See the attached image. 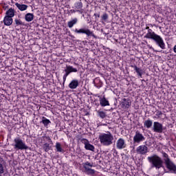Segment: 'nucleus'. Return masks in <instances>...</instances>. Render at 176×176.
Returning <instances> with one entry per match:
<instances>
[{"instance_id":"15","label":"nucleus","mask_w":176,"mask_h":176,"mask_svg":"<svg viewBox=\"0 0 176 176\" xmlns=\"http://www.w3.org/2000/svg\"><path fill=\"white\" fill-rule=\"evenodd\" d=\"M85 141H87V142H85V148L87 151H91V152H94V146L91 144H89V141L85 139Z\"/></svg>"},{"instance_id":"8","label":"nucleus","mask_w":176,"mask_h":176,"mask_svg":"<svg viewBox=\"0 0 176 176\" xmlns=\"http://www.w3.org/2000/svg\"><path fill=\"white\" fill-rule=\"evenodd\" d=\"M163 130L164 128L163 127V124L159 122H154L153 124V131L154 133H158L162 134L163 133Z\"/></svg>"},{"instance_id":"40","label":"nucleus","mask_w":176,"mask_h":176,"mask_svg":"<svg viewBox=\"0 0 176 176\" xmlns=\"http://www.w3.org/2000/svg\"><path fill=\"white\" fill-rule=\"evenodd\" d=\"M69 36H70L71 38H75V36H74L73 35H71V34H69Z\"/></svg>"},{"instance_id":"38","label":"nucleus","mask_w":176,"mask_h":176,"mask_svg":"<svg viewBox=\"0 0 176 176\" xmlns=\"http://www.w3.org/2000/svg\"><path fill=\"white\" fill-rule=\"evenodd\" d=\"M48 140L51 144H53V141H52V139L50 137H48Z\"/></svg>"},{"instance_id":"32","label":"nucleus","mask_w":176,"mask_h":176,"mask_svg":"<svg viewBox=\"0 0 176 176\" xmlns=\"http://www.w3.org/2000/svg\"><path fill=\"white\" fill-rule=\"evenodd\" d=\"M5 170H3V165L0 162V174H3Z\"/></svg>"},{"instance_id":"37","label":"nucleus","mask_w":176,"mask_h":176,"mask_svg":"<svg viewBox=\"0 0 176 176\" xmlns=\"http://www.w3.org/2000/svg\"><path fill=\"white\" fill-rule=\"evenodd\" d=\"M173 52H175V53H176V45L174 46V47H173Z\"/></svg>"},{"instance_id":"35","label":"nucleus","mask_w":176,"mask_h":176,"mask_svg":"<svg viewBox=\"0 0 176 176\" xmlns=\"http://www.w3.org/2000/svg\"><path fill=\"white\" fill-rule=\"evenodd\" d=\"M70 12H71V13H75V12H76V10H71Z\"/></svg>"},{"instance_id":"39","label":"nucleus","mask_w":176,"mask_h":176,"mask_svg":"<svg viewBox=\"0 0 176 176\" xmlns=\"http://www.w3.org/2000/svg\"><path fill=\"white\" fill-rule=\"evenodd\" d=\"M8 6H6L4 7V10H6V9H8Z\"/></svg>"},{"instance_id":"26","label":"nucleus","mask_w":176,"mask_h":176,"mask_svg":"<svg viewBox=\"0 0 176 176\" xmlns=\"http://www.w3.org/2000/svg\"><path fill=\"white\" fill-rule=\"evenodd\" d=\"M97 113L98 116H99V118L101 119H105V118H107V113L105 111L98 110Z\"/></svg>"},{"instance_id":"10","label":"nucleus","mask_w":176,"mask_h":176,"mask_svg":"<svg viewBox=\"0 0 176 176\" xmlns=\"http://www.w3.org/2000/svg\"><path fill=\"white\" fill-rule=\"evenodd\" d=\"M136 151L138 153H140V155H146V153H148V146L145 145L139 146L136 148Z\"/></svg>"},{"instance_id":"3","label":"nucleus","mask_w":176,"mask_h":176,"mask_svg":"<svg viewBox=\"0 0 176 176\" xmlns=\"http://www.w3.org/2000/svg\"><path fill=\"white\" fill-rule=\"evenodd\" d=\"M12 146H14V149H15V151H27V149H30V147L27 146L25 142L20 138H16L14 140Z\"/></svg>"},{"instance_id":"7","label":"nucleus","mask_w":176,"mask_h":176,"mask_svg":"<svg viewBox=\"0 0 176 176\" xmlns=\"http://www.w3.org/2000/svg\"><path fill=\"white\" fill-rule=\"evenodd\" d=\"M145 137L140 131H136L133 137V144H140V142H144Z\"/></svg>"},{"instance_id":"14","label":"nucleus","mask_w":176,"mask_h":176,"mask_svg":"<svg viewBox=\"0 0 176 176\" xmlns=\"http://www.w3.org/2000/svg\"><path fill=\"white\" fill-rule=\"evenodd\" d=\"M3 23L4 25L10 26L11 24H13V18L6 15L3 19Z\"/></svg>"},{"instance_id":"45","label":"nucleus","mask_w":176,"mask_h":176,"mask_svg":"<svg viewBox=\"0 0 176 176\" xmlns=\"http://www.w3.org/2000/svg\"><path fill=\"white\" fill-rule=\"evenodd\" d=\"M1 51H2V50L0 49V53H1Z\"/></svg>"},{"instance_id":"17","label":"nucleus","mask_w":176,"mask_h":176,"mask_svg":"<svg viewBox=\"0 0 176 176\" xmlns=\"http://www.w3.org/2000/svg\"><path fill=\"white\" fill-rule=\"evenodd\" d=\"M153 126V121L151 119H147L144 122V126L146 129H151Z\"/></svg>"},{"instance_id":"18","label":"nucleus","mask_w":176,"mask_h":176,"mask_svg":"<svg viewBox=\"0 0 176 176\" xmlns=\"http://www.w3.org/2000/svg\"><path fill=\"white\" fill-rule=\"evenodd\" d=\"M15 6L16 8H18L19 10H21V12H24V10H27V9H28V6L25 4H20L19 3H16Z\"/></svg>"},{"instance_id":"4","label":"nucleus","mask_w":176,"mask_h":176,"mask_svg":"<svg viewBox=\"0 0 176 176\" xmlns=\"http://www.w3.org/2000/svg\"><path fill=\"white\" fill-rule=\"evenodd\" d=\"M74 32H75V34H85V35H87V36L89 38V36H93V38H94L95 39H97V36H96L94 34V33L93 32V31L90 30L89 28H80V29H77L76 28L74 30Z\"/></svg>"},{"instance_id":"43","label":"nucleus","mask_w":176,"mask_h":176,"mask_svg":"<svg viewBox=\"0 0 176 176\" xmlns=\"http://www.w3.org/2000/svg\"><path fill=\"white\" fill-rule=\"evenodd\" d=\"M96 105H97V107H98L100 105L99 103H96Z\"/></svg>"},{"instance_id":"30","label":"nucleus","mask_w":176,"mask_h":176,"mask_svg":"<svg viewBox=\"0 0 176 176\" xmlns=\"http://www.w3.org/2000/svg\"><path fill=\"white\" fill-rule=\"evenodd\" d=\"M108 17H109L108 14L104 13L101 16V19L103 21H107V20H108Z\"/></svg>"},{"instance_id":"31","label":"nucleus","mask_w":176,"mask_h":176,"mask_svg":"<svg viewBox=\"0 0 176 176\" xmlns=\"http://www.w3.org/2000/svg\"><path fill=\"white\" fill-rule=\"evenodd\" d=\"M87 166L89 167H93V164H91L89 162H86L85 163L83 164V168L85 169V167H87Z\"/></svg>"},{"instance_id":"24","label":"nucleus","mask_w":176,"mask_h":176,"mask_svg":"<svg viewBox=\"0 0 176 176\" xmlns=\"http://www.w3.org/2000/svg\"><path fill=\"white\" fill-rule=\"evenodd\" d=\"M77 23H78V18H74V19H72V21L67 23V27H69V28H72V27H74L75 24H77Z\"/></svg>"},{"instance_id":"9","label":"nucleus","mask_w":176,"mask_h":176,"mask_svg":"<svg viewBox=\"0 0 176 176\" xmlns=\"http://www.w3.org/2000/svg\"><path fill=\"white\" fill-rule=\"evenodd\" d=\"M127 146L126 144V141L123 138H119L117 140L116 148L117 149H124Z\"/></svg>"},{"instance_id":"36","label":"nucleus","mask_w":176,"mask_h":176,"mask_svg":"<svg viewBox=\"0 0 176 176\" xmlns=\"http://www.w3.org/2000/svg\"><path fill=\"white\" fill-rule=\"evenodd\" d=\"M76 12H78V13H80V14H82V13H83V12L81 11L80 10H77Z\"/></svg>"},{"instance_id":"16","label":"nucleus","mask_w":176,"mask_h":176,"mask_svg":"<svg viewBox=\"0 0 176 176\" xmlns=\"http://www.w3.org/2000/svg\"><path fill=\"white\" fill-rule=\"evenodd\" d=\"M84 173H85V174H87V175L94 176L96 175V170L87 166H85Z\"/></svg>"},{"instance_id":"6","label":"nucleus","mask_w":176,"mask_h":176,"mask_svg":"<svg viewBox=\"0 0 176 176\" xmlns=\"http://www.w3.org/2000/svg\"><path fill=\"white\" fill-rule=\"evenodd\" d=\"M65 74L63 75V83H65V80H67V77L69 74H72V72H78V69L71 66V65H66V67L65 69Z\"/></svg>"},{"instance_id":"1","label":"nucleus","mask_w":176,"mask_h":176,"mask_svg":"<svg viewBox=\"0 0 176 176\" xmlns=\"http://www.w3.org/2000/svg\"><path fill=\"white\" fill-rule=\"evenodd\" d=\"M162 154L164 161L162 160V157L155 154L147 157V160L151 165V168H156V170L163 168L165 173L176 174V165L170 159L168 154L166 152H162Z\"/></svg>"},{"instance_id":"25","label":"nucleus","mask_w":176,"mask_h":176,"mask_svg":"<svg viewBox=\"0 0 176 176\" xmlns=\"http://www.w3.org/2000/svg\"><path fill=\"white\" fill-rule=\"evenodd\" d=\"M55 148L57 152H60V153H64V149H63V147L61 146V143L56 142L55 145Z\"/></svg>"},{"instance_id":"23","label":"nucleus","mask_w":176,"mask_h":176,"mask_svg":"<svg viewBox=\"0 0 176 176\" xmlns=\"http://www.w3.org/2000/svg\"><path fill=\"white\" fill-rule=\"evenodd\" d=\"M25 21H28V23H30V21H32V20H34V14L27 13L25 15Z\"/></svg>"},{"instance_id":"29","label":"nucleus","mask_w":176,"mask_h":176,"mask_svg":"<svg viewBox=\"0 0 176 176\" xmlns=\"http://www.w3.org/2000/svg\"><path fill=\"white\" fill-rule=\"evenodd\" d=\"M75 8H76V9H82V8H83V3H82L81 1L77 2V3L75 4Z\"/></svg>"},{"instance_id":"41","label":"nucleus","mask_w":176,"mask_h":176,"mask_svg":"<svg viewBox=\"0 0 176 176\" xmlns=\"http://www.w3.org/2000/svg\"><path fill=\"white\" fill-rule=\"evenodd\" d=\"M150 49H152V50H153L155 52V49L152 47H150Z\"/></svg>"},{"instance_id":"11","label":"nucleus","mask_w":176,"mask_h":176,"mask_svg":"<svg viewBox=\"0 0 176 176\" xmlns=\"http://www.w3.org/2000/svg\"><path fill=\"white\" fill-rule=\"evenodd\" d=\"M98 98L100 101V105H101V107H109V101L107 100V98L105 96L101 98L100 96H98Z\"/></svg>"},{"instance_id":"44","label":"nucleus","mask_w":176,"mask_h":176,"mask_svg":"<svg viewBox=\"0 0 176 176\" xmlns=\"http://www.w3.org/2000/svg\"><path fill=\"white\" fill-rule=\"evenodd\" d=\"M142 82H146L145 80H142Z\"/></svg>"},{"instance_id":"2","label":"nucleus","mask_w":176,"mask_h":176,"mask_svg":"<svg viewBox=\"0 0 176 176\" xmlns=\"http://www.w3.org/2000/svg\"><path fill=\"white\" fill-rule=\"evenodd\" d=\"M100 142L103 146H109V145H112L113 143V135L111 132L108 133H101L99 137Z\"/></svg>"},{"instance_id":"5","label":"nucleus","mask_w":176,"mask_h":176,"mask_svg":"<svg viewBox=\"0 0 176 176\" xmlns=\"http://www.w3.org/2000/svg\"><path fill=\"white\" fill-rule=\"evenodd\" d=\"M151 39H153V41L155 42L156 45L163 50L166 49V44L164 43V41H163V38L160 35L155 34L153 37L151 38Z\"/></svg>"},{"instance_id":"22","label":"nucleus","mask_w":176,"mask_h":176,"mask_svg":"<svg viewBox=\"0 0 176 176\" xmlns=\"http://www.w3.org/2000/svg\"><path fill=\"white\" fill-rule=\"evenodd\" d=\"M41 123L43 124L44 127L47 128V126H49V124H50L52 122L50 121V120L46 118V117H43Z\"/></svg>"},{"instance_id":"12","label":"nucleus","mask_w":176,"mask_h":176,"mask_svg":"<svg viewBox=\"0 0 176 176\" xmlns=\"http://www.w3.org/2000/svg\"><path fill=\"white\" fill-rule=\"evenodd\" d=\"M121 105L123 108H130L131 107V100L129 98H123Z\"/></svg>"},{"instance_id":"33","label":"nucleus","mask_w":176,"mask_h":176,"mask_svg":"<svg viewBox=\"0 0 176 176\" xmlns=\"http://www.w3.org/2000/svg\"><path fill=\"white\" fill-rule=\"evenodd\" d=\"M163 115V113L161 111L157 110L156 111V116H162Z\"/></svg>"},{"instance_id":"28","label":"nucleus","mask_w":176,"mask_h":176,"mask_svg":"<svg viewBox=\"0 0 176 176\" xmlns=\"http://www.w3.org/2000/svg\"><path fill=\"white\" fill-rule=\"evenodd\" d=\"M14 21H15V23H14V24H15L16 26L25 25V24L23 21H21V20H20V19H16L14 20Z\"/></svg>"},{"instance_id":"27","label":"nucleus","mask_w":176,"mask_h":176,"mask_svg":"<svg viewBox=\"0 0 176 176\" xmlns=\"http://www.w3.org/2000/svg\"><path fill=\"white\" fill-rule=\"evenodd\" d=\"M43 148L45 152H49L50 151V149H52V146H50V144H49V143H45L43 145Z\"/></svg>"},{"instance_id":"42","label":"nucleus","mask_w":176,"mask_h":176,"mask_svg":"<svg viewBox=\"0 0 176 176\" xmlns=\"http://www.w3.org/2000/svg\"><path fill=\"white\" fill-rule=\"evenodd\" d=\"M146 30H150V29H149V26H147V27L146 28Z\"/></svg>"},{"instance_id":"34","label":"nucleus","mask_w":176,"mask_h":176,"mask_svg":"<svg viewBox=\"0 0 176 176\" xmlns=\"http://www.w3.org/2000/svg\"><path fill=\"white\" fill-rule=\"evenodd\" d=\"M94 16H95L96 17H100V13L98 14H94Z\"/></svg>"},{"instance_id":"19","label":"nucleus","mask_w":176,"mask_h":176,"mask_svg":"<svg viewBox=\"0 0 176 176\" xmlns=\"http://www.w3.org/2000/svg\"><path fill=\"white\" fill-rule=\"evenodd\" d=\"M132 68H134L135 72L138 74V76L142 78V74H144V70L137 67V65H131Z\"/></svg>"},{"instance_id":"21","label":"nucleus","mask_w":176,"mask_h":176,"mask_svg":"<svg viewBox=\"0 0 176 176\" xmlns=\"http://www.w3.org/2000/svg\"><path fill=\"white\" fill-rule=\"evenodd\" d=\"M156 35V33L155 32H152L151 29L148 30V33L144 36V38H146L147 39H151L153 36Z\"/></svg>"},{"instance_id":"20","label":"nucleus","mask_w":176,"mask_h":176,"mask_svg":"<svg viewBox=\"0 0 176 176\" xmlns=\"http://www.w3.org/2000/svg\"><path fill=\"white\" fill-rule=\"evenodd\" d=\"M16 13V11L13 8H10L6 12V16L8 17H14V14Z\"/></svg>"},{"instance_id":"13","label":"nucleus","mask_w":176,"mask_h":176,"mask_svg":"<svg viewBox=\"0 0 176 176\" xmlns=\"http://www.w3.org/2000/svg\"><path fill=\"white\" fill-rule=\"evenodd\" d=\"M79 86V80L77 79L72 80L71 82L69 84V89H72V90L76 89Z\"/></svg>"}]
</instances>
